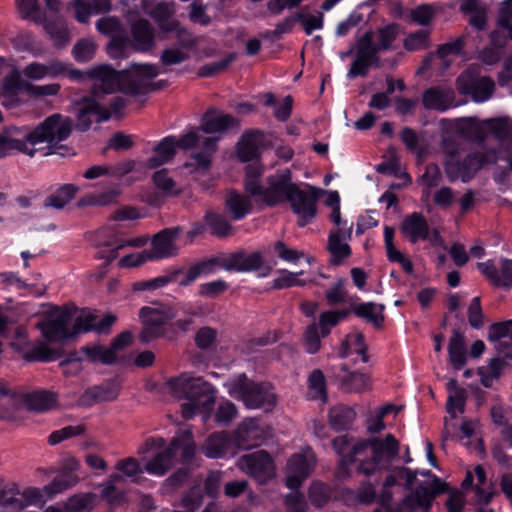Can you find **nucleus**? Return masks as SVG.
Returning a JSON list of instances; mask_svg holds the SVG:
<instances>
[{
	"label": "nucleus",
	"mask_w": 512,
	"mask_h": 512,
	"mask_svg": "<svg viewBox=\"0 0 512 512\" xmlns=\"http://www.w3.org/2000/svg\"><path fill=\"white\" fill-rule=\"evenodd\" d=\"M158 74V68L151 64H133L122 72L109 65L90 69L87 75L94 80V84L91 93L76 102L77 129L87 131L93 120L104 122L112 114L121 113L126 100L121 96L108 97L109 94L120 90L125 94L139 95L160 89V83H153Z\"/></svg>",
	"instance_id": "1"
},
{
	"label": "nucleus",
	"mask_w": 512,
	"mask_h": 512,
	"mask_svg": "<svg viewBox=\"0 0 512 512\" xmlns=\"http://www.w3.org/2000/svg\"><path fill=\"white\" fill-rule=\"evenodd\" d=\"M335 453L339 456L337 476H348V466L357 464L358 473L370 476L380 469L388 467L398 455L399 442L392 434L384 438L371 437L354 439L348 435L336 437L332 442Z\"/></svg>",
	"instance_id": "2"
},
{
	"label": "nucleus",
	"mask_w": 512,
	"mask_h": 512,
	"mask_svg": "<svg viewBox=\"0 0 512 512\" xmlns=\"http://www.w3.org/2000/svg\"><path fill=\"white\" fill-rule=\"evenodd\" d=\"M397 475L398 478L406 481L407 488L412 491L410 495L403 499L399 506H390L389 503L392 499L391 489L399 485L394 475L387 476L379 495V502L386 508V512H414L418 509L428 512L435 495L444 491L443 483L434 477L429 470L421 472L425 480L419 483L416 482L417 471L402 468L398 471Z\"/></svg>",
	"instance_id": "3"
},
{
	"label": "nucleus",
	"mask_w": 512,
	"mask_h": 512,
	"mask_svg": "<svg viewBox=\"0 0 512 512\" xmlns=\"http://www.w3.org/2000/svg\"><path fill=\"white\" fill-rule=\"evenodd\" d=\"M71 321L72 315L68 310L55 309L38 323L37 327L48 342L63 341L91 330L106 333L116 321V317L108 314L100 319L97 314L84 310L74 319L72 328L69 326Z\"/></svg>",
	"instance_id": "4"
},
{
	"label": "nucleus",
	"mask_w": 512,
	"mask_h": 512,
	"mask_svg": "<svg viewBox=\"0 0 512 512\" xmlns=\"http://www.w3.org/2000/svg\"><path fill=\"white\" fill-rule=\"evenodd\" d=\"M166 390L176 399L187 401L181 405L185 419H191L200 412L205 413V418L210 416L216 400V389L202 378L182 374L168 380Z\"/></svg>",
	"instance_id": "5"
},
{
	"label": "nucleus",
	"mask_w": 512,
	"mask_h": 512,
	"mask_svg": "<svg viewBox=\"0 0 512 512\" xmlns=\"http://www.w3.org/2000/svg\"><path fill=\"white\" fill-rule=\"evenodd\" d=\"M73 122L70 117L60 113H54L40 122L34 130L30 131L33 143H46L48 154H57L58 150L66 148L62 141L69 138L72 132Z\"/></svg>",
	"instance_id": "6"
},
{
	"label": "nucleus",
	"mask_w": 512,
	"mask_h": 512,
	"mask_svg": "<svg viewBox=\"0 0 512 512\" xmlns=\"http://www.w3.org/2000/svg\"><path fill=\"white\" fill-rule=\"evenodd\" d=\"M225 387L231 397L242 400L249 409H269L275 404L274 394L267 387L249 381L245 374L226 382Z\"/></svg>",
	"instance_id": "7"
},
{
	"label": "nucleus",
	"mask_w": 512,
	"mask_h": 512,
	"mask_svg": "<svg viewBox=\"0 0 512 512\" xmlns=\"http://www.w3.org/2000/svg\"><path fill=\"white\" fill-rule=\"evenodd\" d=\"M139 316L144 325L139 338L148 343L164 333V325L175 317V310L166 304L152 303L142 307Z\"/></svg>",
	"instance_id": "8"
},
{
	"label": "nucleus",
	"mask_w": 512,
	"mask_h": 512,
	"mask_svg": "<svg viewBox=\"0 0 512 512\" xmlns=\"http://www.w3.org/2000/svg\"><path fill=\"white\" fill-rule=\"evenodd\" d=\"M496 162L497 152L495 150L485 153L475 152L468 154L462 161H447L445 163V172L450 181L461 178L463 182H468L480 168Z\"/></svg>",
	"instance_id": "9"
},
{
	"label": "nucleus",
	"mask_w": 512,
	"mask_h": 512,
	"mask_svg": "<svg viewBox=\"0 0 512 512\" xmlns=\"http://www.w3.org/2000/svg\"><path fill=\"white\" fill-rule=\"evenodd\" d=\"M236 465L242 472L254 478L260 484L266 483L275 476L274 461L265 450H258L241 456Z\"/></svg>",
	"instance_id": "10"
},
{
	"label": "nucleus",
	"mask_w": 512,
	"mask_h": 512,
	"mask_svg": "<svg viewBox=\"0 0 512 512\" xmlns=\"http://www.w3.org/2000/svg\"><path fill=\"white\" fill-rule=\"evenodd\" d=\"M97 30L110 38L107 45L108 54L114 58H123L127 56L129 49V37L120 20L113 16H105L96 22Z\"/></svg>",
	"instance_id": "11"
},
{
	"label": "nucleus",
	"mask_w": 512,
	"mask_h": 512,
	"mask_svg": "<svg viewBox=\"0 0 512 512\" xmlns=\"http://www.w3.org/2000/svg\"><path fill=\"white\" fill-rule=\"evenodd\" d=\"M264 202L270 206L288 201L297 184L292 182L291 171L286 168L267 178Z\"/></svg>",
	"instance_id": "12"
},
{
	"label": "nucleus",
	"mask_w": 512,
	"mask_h": 512,
	"mask_svg": "<svg viewBox=\"0 0 512 512\" xmlns=\"http://www.w3.org/2000/svg\"><path fill=\"white\" fill-rule=\"evenodd\" d=\"M322 194H325V191L320 188L307 185L306 189H301L297 185L288 202L295 214L304 220H310L317 213L316 202Z\"/></svg>",
	"instance_id": "13"
},
{
	"label": "nucleus",
	"mask_w": 512,
	"mask_h": 512,
	"mask_svg": "<svg viewBox=\"0 0 512 512\" xmlns=\"http://www.w3.org/2000/svg\"><path fill=\"white\" fill-rule=\"evenodd\" d=\"M322 194H325V191L320 188L307 185L306 189H301L297 185L288 202L295 214L304 220H310L317 213L316 202Z\"/></svg>",
	"instance_id": "14"
},
{
	"label": "nucleus",
	"mask_w": 512,
	"mask_h": 512,
	"mask_svg": "<svg viewBox=\"0 0 512 512\" xmlns=\"http://www.w3.org/2000/svg\"><path fill=\"white\" fill-rule=\"evenodd\" d=\"M315 463L316 458L311 450L294 454L287 463V486L293 490L297 489L302 481L310 475Z\"/></svg>",
	"instance_id": "15"
},
{
	"label": "nucleus",
	"mask_w": 512,
	"mask_h": 512,
	"mask_svg": "<svg viewBox=\"0 0 512 512\" xmlns=\"http://www.w3.org/2000/svg\"><path fill=\"white\" fill-rule=\"evenodd\" d=\"M30 132L23 128L11 127L0 135V150H17L23 154L33 157L36 153V143L32 142Z\"/></svg>",
	"instance_id": "16"
},
{
	"label": "nucleus",
	"mask_w": 512,
	"mask_h": 512,
	"mask_svg": "<svg viewBox=\"0 0 512 512\" xmlns=\"http://www.w3.org/2000/svg\"><path fill=\"white\" fill-rule=\"evenodd\" d=\"M223 269L226 271L249 272L259 269L263 264L261 253H246L243 250L223 256Z\"/></svg>",
	"instance_id": "17"
},
{
	"label": "nucleus",
	"mask_w": 512,
	"mask_h": 512,
	"mask_svg": "<svg viewBox=\"0 0 512 512\" xmlns=\"http://www.w3.org/2000/svg\"><path fill=\"white\" fill-rule=\"evenodd\" d=\"M265 437L263 428L253 418L243 420L234 432L236 445L242 449H249L258 445Z\"/></svg>",
	"instance_id": "18"
},
{
	"label": "nucleus",
	"mask_w": 512,
	"mask_h": 512,
	"mask_svg": "<svg viewBox=\"0 0 512 512\" xmlns=\"http://www.w3.org/2000/svg\"><path fill=\"white\" fill-rule=\"evenodd\" d=\"M129 47L138 52H148L155 47V30L148 20L140 19L132 24Z\"/></svg>",
	"instance_id": "19"
},
{
	"label": "nucleus",
	"mask_w": 512,
	"mask_h": 512,
	"mask_svg": "<svg viewBox=\"0 0 512 512\" xmlns=\"http://www.w3.org/2000/svg\"><path fill=\"white\" fill-rule=\"evenodd\" d=\"M142 3L144 11L155 20L163 32L177 30L179 22L172 19V15L175 12L173 2H160L151 7L152 3L149 0H143Z\"/></svg>",
	"instance_id": "20"
},
{
	"label": "nucleus",
	"mask_w": 512,
	"mask_h": 512,
	"mask_svg": "<svg viewBox=\"0 0 512 512\" xmlns=\"http://www.w3.org/2000/svg\"><path fill=\"white\" fill-rule=\"evenodd\" d=\"M352 229L336 228L330 231L327 249L331 254V263L339 265L351 254L348 240L351 237Z\"/></svg>",
	"instance_id": "21"
},
{
	"label": "nucleus",
	"mask_w": 512,
	"mask_h": 512,
	"mask_svg": "<svg viewBox=\"0 0 512 512\" xmlns=\"http://www.w3.org/2000/svg\"><path fill=\"white\" fill-rule=\"evenodd\" d=\"M264 144V133L258 129L245 131L237 143V156L242 162L256 159Z\"/></svg>",
	"instance_id": "22"
},
{
	"label": "nucleus",
	"mask_w": 512,
	"mask_h": 512,
	"mask_svg": "<svg viewBox=\"0 0 512 512\" xmlns=\"http://www.w3.org/2000/svg\"><path fill=\"white\" fill-rule=\"evenodd\" d=\"M239 126L240 122L237 118L211 109L204 114L200 129L205 133L214 134L226 132L233 128L238 129Z\"/></svg>",
	"instance_id": "23"
},
{
	"label": "nucleus",
	"mask_w": 512,
	"mask_h": 512,
	"mask_svg": "<svg viewBox=\"0 0 512 512\" xmlns=\"http://www.w3.org/2000/svg\"><path fill=\"white\" fill-rule=\"evenodd\" d=\"M179 440H171L170 444L156 453L146 464L145 471L154 476H163L176 463L175 448Z\"/></svg>",
	"instance_id": "24"
},
{
	"label": "nucleus",
	"mask_w": 512,
	"mask_h": 512,
	"mask_svg": "<svg viewBox=\"0 0 512 512\" xmlns=\"http://www.w3.org/2000/svg\"><path fill=\"white\" fill-rule=\"evenodd\" d=\"M454 100L455 94L451 88L432 87L427 89L422 96V102L426 109L440 112L451 108Z\"/></svg>",
	"instance_id": "25"
},
{
	"label": "nucleus",
	"mask_w": 512,
	"mask_h": 512,
	"mask_svg": "<svg viewBox=\"0 0 512 512\" xmlns=\"http://www.w3.org/2000/svg\"><path fill=\"white\" fill-rule=\"evenodd\" d=\"M179 233L178 227L166 228L156 234L152 241L151 259H162L174 256L176 248L174 239Z\"/></svg>",
	"instance_id": "26"
},
{
	"label": "nucleus",
	"mask_w": 512,
	"mask_h": 512,
	"mask_svg": "<svg viewBox=\"0 0 512 512\" xmlns=\"http://www.w3.org/2000/svg\"><path fill=\"white\" fill-rule=\"evenodd\" d=\"M466 78L467 77L463 74L458 77V87L463 92L470 93L474 101L484 102L492 96L495 84L490 78H477L472 80L469 85L464 84Z\"/></svg>",
	"instance_id": "27"
},
{
	"label": "nucleus",
	"mask_w": 512,
	"mask_h": 512,
	"mask_svg": "<svg viewBox=\"0 0 512 512\" xmlns=\"http://www.w3.org/2000/svg\"><path fill=\"white\" fill-rule=\"evenodd\" d=\"M402 235L412 243L426 241L433 246L444 247L440 232L433 226H400Z\"/></svg>",
	"instance_id": "28"
},
{
	"label": "nucleus",
	"mask_w": 512,
	"mask_h": 512,
	"mask_svg": "<svg viewBox=\"0 0 512 512\" xmlns=\"http://www.w3.org/2000/svg\"><path fill=\"white\" fill-rule=\"evenodd\" d=\"M153 156L148 158L146 166L155 169L170 162L176 155V138L167 136L163 138L153 149Z\"/></svg>",
	"instance_id": "29"
},
{
	"label": "nucleus",
	"mask_w": 512,
	"mask_h": 512,
	"mask_svg": "<svg viewBox=\"0 0 512 512\" xmlns=\"http://www.w3.org/2000/svg\"><path fill=\"white\" fill-rule=\"evenodd\" d=\"M65 71L63 63L53 60L47 64L33 62L23 69V74L31 80H40L45 77H57Z\"/></svg>",
	"instance_id": "30"
},
{
	"label": "nucleus",
	"mask_w": 512,
	"mask_h": 512,
	"mask_svg": "<svg viewBox=\"0 0 512 512\" xmlns=\"http://www.w3.org/2000/svg\"><path fill=\"white\" fill-rule=\"evenodd\" d=\"M231 439L225 432L211 434L202 445L203 454L212 459L222 458L229 451Z\"/></svg>",
	"instance_id": "31"
},
{
	"label": "nucleus",
	"mask_w": 512,
	"mask_h": 512,
	"mask_svg": "<svg viewBox=\"0 0 512 512\" xmlns=\"http://www.w3.org/2000/svg\"><path fill=\"white\" fill-rule=\"evenodd\" d=\"M23 401L30 410L45 412L57 404V395L51 391L39 390L23 395Z\"/></svg>",
	"instance_id": "32"
},
{
	"label": "nucleus",
	"mask_w": 512,
	"mask_h": 512,
	"mask_svg": "<svg viewBox=\"0 0 512 512\" xmlns=\"http://www.w3.org/2000/svg\"><path fill=\"white\" fill-rule=\"evenodd\" d=\"M364 34L371 35V45L374 47V51L380 53L392 48L398 35V27L397 25H387L377 31H367Z\"/></svg>",
	"instance_id": "33"
},
{
	"label": "nucleus",
	"mask_w": 512,
	"mask_h": 512,
	"mask_svg": "<svg viewBox=\"0 0 512 512\" xmlns=\"http://www.w3.org/2000/svg\"><path fill=\"white\" fill-rule=\"evenodd\" d=\"M460 9L469 14V24L477 30H482L487 22L486 7L479 0H461Z\"/></svg>",
	"instance_id": "34"
},
{
	"label": "nucleus",
	"mask_w": 512,
	"mask_h": 512,
	"mask_svg": "<svg viewBox=\"0 0 512 512\" xmlns=\"http://www.w3.org/2000/svg\"><path fill=\"white\" fill-rule=\"evenodd\" d=\"M449 361L454 369H461L466 363V348L464 336L454 330L448 344Z\"/></svg>",
	"instance_id": "35"
},
{
	"label": "nucleus",
	"mask_w": 512,
	"mask_h": 512,
	"mask_svg": "<svg viewBox=\"0 0 512 512\" xmlns=\"http://www.w3.org/2000/svg\"><path fill=\"white\" fill-rule=\"evenodd\" d=\"M355 417L356 414L353 409L336 405L330 409L329 424L335 431L347 430L352 426Z\"/></svg>",
	"instance_id": "36"
},
{
	"label": "nucleus",
	"mask_w": 512,
	"mask_h": 512,
	"mask_svg": "<svg viewBox=\"0 0 512 512\" xmlns=\"http://www.w3.org/2000/svg\"><path fill=\"white\" fill-rule=\"evenodd\" d=\"M340 369L345 373L340 376V382L346 391L362 392L371 388L370 379L366 374L348 372L345 365H341Z\"/></svg>",
	"instance_id": "37"
},
{
	"label": "nucleus",
	"mask_w": 512,
	"mask_h": 512,
	"mask_svg": "<svg viewBox=\"0 0 512 512\" xmlns=\"http://www.w3.org/2000/svg\"><path fill=\"white\" fill-rule=\"evenodd\" d=\"M384 305L374 302L358 304L353 307L356 316L365 319L375 327H380L384 321Z\"/></svg>",
	"instance_id": "38"
},
{
	"label": "nucleus",
	"mask_w": 512,
	"mask_h": 512,
	"mask_svg": "<svg viewBox=\"0 0 512 512\" xmlns=\"http://www.w3.org/2000/svg\"><path fill=\"white\" fill-rule=\"evenodd\" d=\"M77 191V186L73 184H64L54 193L46 197L44 201V207L62 209L74 198Z\"/></svg>",
	"instance_id": "39"
},
{
	"label": "nucleus",
	"mask_w": 512,
	"mask_h": 512,
	"mask_svg": "<svg viewBox=\"0 0 512 512\" xmlns=\"http://www.w3.org/2000/svg\"><path fill=\"white\" fill-rule=\"evenodd\" d=\"M96 504L93 493L76 494L68 498L63 506L65 512H90Z\"/></svg>",
	"instance_id": "40"
},
{
	"label": "nucleus",
	"mask_w": 512,
	"mask_h": 512,
	"mask_svg": "<svg viewBox=\"0 0 512 512\" xmlns=\"http://www.w3.org/2000/svg\"><path fill=\"white\" fill-rule=\"evenodd\" d=\"M227 207L232 214L233 220H240L251 212L252 204L249 197L232 192L229 194Z\"/></svg>",
	"instance_id": "41"
},
{
	"label": "nucleus",
	"mask_w": 512,
	"mask_h": 512,
	"mask_svg": "<svg viewBox=\"0 0 512 512\" xmlns=\"http://www.w3.org/2000/svg\"><path fill=\"white\" fill-rule=\"evenodd\" d=\"M121 194L118 186H114L100 193L88 194L79 200V206H105L114 202Z\"/></svg>",
	"instance_id": "42"
},
{
	"label": "nucleus",
	"mask_w": 512,
	"mask_h": 512,
	"mask_svg": "<svg viewBox=\"0 0 512 512\" xmlns=\"http://www.w3.org/2000/svg\"><path fill=\"white\" fill-rule=\"evenodd\" d=\"M146 243L145 238H135L132 240L125 241L123 239H119L116 237H113L109 239L105 244V249L102 251L103 257L107 258V260L110 262L116 258V252L126 246H143Z\"/></svg>",
	"instance_id": "43"
},
{
	"label": "nucleus",
	"mask_w": 512,
	"mask_h": 512,
	"mask_svg": "<svg viewBox=\"0 0 512 512\" xmlns=\"http://www.w3.org/2000/svg\"><path fill=\"white\" fill-rule=\"evenodd\" d=\"M276 274L277 276L273 279V287L275 289L305 286L307 283L305 280L299 279V276L303 275V271L294 273L286 269H280Z\"/></svg>",
	"instance_id": "44"
},
{
	"label": "nucleus",
	"mask_w": 512,
	"mask_h": 512,
	"mask_svg": "<svg viewBox=\"0 0 512 512\" xmlns=\"http://www.w3.org/2000/svg\"><path fill=\"white\" fill-rule=\"evenodd\" d=\"M122 476L119 474H113L109 479L102 484L101 497L111 506H118L124 499L122 492H117L115 489V483L120 481Z\"/></svg>",
	"instance_id": "45"
},
{
	"label": "nucleus",
	"mask_w": 512,
	"mask_h": 512,
	"mask_svg": "<svg viewBox=\"0 0 512 512\" xmlns=\"http://www.w3.org/2000/svg\"><path fill=\"white\" fill-rule=\"evenodd\" d=\"M78 482V477L74 475H59L53 479L51 483L44 486L43 492L52 498L56 494H59L71 487Z\"/></svg>",
	"instance_id": "46"
},
{
	"label": "nucleus",
	"mask_w": 512,
	"mask_h": 512,
	"mask_svg": "<svg viewBox=\"0 0 512 512\" xmlns=\"http://www.w3.org/2000/svg\"><path fill=\"white\" fill-rule=\"evenodd\" d=\"M308 387L311 398L327 401L325 377L321 370H314L308 379Z\"/></svg>",
	"instance_id": "47"
},
{
	"label": "nucleus",
	"mask_w": 512,
	"mask_h": 512,
	"mask_svg": "<svg viewBox=\"0 0 512 512\" xmlns=\"http://www.w3.org/2000/svg\"><path fill=\"white\" fill-rule=\"evenodd\" d=\"M172 440H179L178 445L175 448V458H177V453H181V462L188 464L190 463L196 453V445L193 442L189 433H184L182 435L174 437Z\"/></svg>",
	"instance_id": "48"
},
{
	"label": "nucleus",
	"mask_w": 512,
	"mask_h": 512,
	"mask_svg": "<svg viewBox=\"0 0 512 512\" xmlns=\"http://www.w3.org/2000/svg\"><path fill=\"white\" fill-rule=\"evenodd\" d=\"M500 142H506L509 139L511 121L507 118L487 119L482 122Z\"/></svg>",
	"instance_id": "49"
},
{
	"label": "nucleus",
	"mask_w": 512,
	"mask_h": 512,
	"mask_svg": "<svg viewBox=\"0 0 512 512\" xmlns=\"http://www.w3.org/2000/svg\"><path fill=\"white\" fill-rule=\"evenodd\" d=\"M82 352L86 357L93 362H102L104 364H111L116 360V353L110 347L94 346L83 347Z\"/></svg>",
	"instance_id": "50"
},
{
	"label": "nucleus",
	"mask_w": 512,
	"mask_h": 512,
	"mask_svg": "<svg viewBox=\"0 0 512 512\" xmlns=\"http://www.w3.org/2000/svg\"><path fill=\"white\" fill-rule=\"evenodd\" d=\"M44 29L57 47H61L69 41L68 30L61 21L46 22Z\"/></svg>",
	"instance_id": "51"
},
{
	"label": "nucleus",
	"mask_w": 512,
	"mask_h": 512,
	"mask_svg": "<svg viewBox=\"0 0 512 512\" xmlns=\"http://www.w3.org/2000/svg\"><path fill=\"white\" fill-rule=\"evenodd\" d=\"M430 31L421 29L410 33L404 40L403 46L407 51L423 50L429 46Z\"/></svg>",
	"instance_id": "52"
},
{
	"label": "nucleus",
	"mask_w": 512,
	"mask_h": 512,
	"mask_svg": "<svg viewBox=\"0 0 512 512\" xmlns=\"http://www.w3.org/2000/svg\"><path fill=\"white\" fill-rule=\"evenodd\" d=\"M19 493V487L15 482L0 479V506L15 505L22 507L17 499Z\"/></svg>",
	"instance_id": "53"
},
{
	"label": "nucleus",
	"mask_w": 512,
	"mask_h": 512,
	"mask_svg": "<svg viewBox=\"0 0 512 512\" xmlns=\"http://www.w3.org/2000/svg\"><path fill=\"white\" fill-rule=\"evenodd\" d=\"M503 367V361L499 358L492 359L486 367L479 369V375L481 376V383L485 387H491L493 381L500 377L501 370Z\"/></svg>",
	"instance_id": "54"
},
{
	"label": "nucleus",
	"mask_w": 512,
	"mask_h": 512,
	"mask_svg": "<svg viewBox=\"0 0 512 512\" xmlns=\"http://www.w3.org/2000/svg\"><path fill=\"white\" fill-rule=\"evenodd\" d=\"M56 357L57 353L44 342H37L31 350L25 353V359L28 361L47 362Z\"/></svg>",
	"instance_id": "55"
},
{
	"label": "nucleus",
	"mask_w": 512,
	"mask_h": 512,
	"mask_svg": "<svg viewBox=\"0 0 512 512\" xmlns=\"http://www.w3.org/2000/svg\"><path fill=\"white\" fill-rule=\"evenodd\" d=\"M29 83L24 81L18 71L5 76L2 82L3 90L9 95H16L19 91H26Z\"/></svg>",
	"instance_id": "56"
},
{
	"label": "nucleus",
	"mask_w": 512,
	"mask_h": 512,
	"mask_svg": "<svg viewBox=\"0 0 512 512\" xmlns=\"http://www.w3.org/2000/svg\"><path fill=\"white\" fill-rule=\"evenodd\" d=\"M376 54H378V53L376 51H374V47L371 45V35L363 34L357 42L355 58L371 65L372 58Z\"/></svg>",
	"instance_id": "57"
},
{
	"label": "nucleus",
	"mask_w": 512,
	"mask_h": 512,
	"mask_svg": "<svg viewBox=\"0 0 512 512\" xmlns=\"http://www.w3.org/2000/svg\"><path fill=\"white\" fill-rule=\"evenodd\" d=\"M346 315V311H328L322 313L319 319L321 336H327L330 333V328L336 326Z\"/></svg>",
	"instance_id": "58"
},
{
	"label": "nucleus",
	"mask_w": 512,
	"mask_h": 512,
	"mask_svg": "<svg viewBox=\"0 0 512 512\" xmlns=\"http://www.w3.org/2000/svg\"><path fill=\"white\" fill-rule=\"evenodd\" d=\"M234 59L235 54L232 53L220 61L208 63L199 69L198 75L200 77L215 76L224 71L234 61Z\"/></svg>",
	"instance_id": "59"
},
{
	"label": "nucleus",
	"mask_w": 512,
	"mask_h": 512,
	"mask_svg": "<svg viewBox=\"0 0 512 512\" xmlns=\"http://www.w3.org/2000/svg\"><path fill=\"white\" fill-rule=\"evenodd\" d=\"M296 20H299L305 33L311 35L314 30H320L324 24V15L321 12H317L314 15L297 14Z\"/></svg>",
	"instance_id": "60"
},
{
	"label": "nucleus",
	"mask_w": 512,
	"mask_h": 512,
	"mask_svg": "<svg viewBox=\"0 0 512 512\" xmlns=\"http://www.w3.org/2000/svg\"><path fill=\"white\" fill-rule=\"evenodd\" d=\"M303 341L305 350L309 354H314L319 350L321 345V337L319 334V327L316 323H312L306 328Z\"/></svg>",
	"instance_id": "61"
},
{
	"label": "nucleus",
	"mask_w": 512,
	"mask_h": 512,
	"mask_svg": "<svg viewBox=\"0 0 512 512\" xmlns=\"http://www.w3.org/2000/svg\"><path fill=\"white\" fill-rule=\"evenodd\" d=\"M95 51L96 45L88 39H83L74 45L72 52L77 61L87 62L93 58Z\"/></svg>",
	"instance_id": "62"
},
{
	"label": "nucleus",
	"mask_w": 512,
	"mask_h": 512,
	"mask_svg": "<svg viewBox=\"0 0 512 512\" xmlns=\"http://www.w3.org/2000/svg\"><path fill=\"white\" fill-rule=\"evenodd\" d=\"M465 401V390H457L455 393L449 394L446 409L452 418H456L459 413L464 412Z\"/></svg>",
	"instance_id": "63"
},
{
	"label": "nucleus",
	"mask_w": 512,
	"mask_h": 512,
	"mask_svg": "<svg viewBox=\"0 0 512 512\" xmlns=\"http://www.w3.org/2000/svg\"><path fill=\"white\" fill-rule=\"evenodd\" d=\"M228 289V284L223 279L203 283L199 286V295L207 298H215Z\"/></svg>",
	"instance_id": "64"
}]
</instances>
